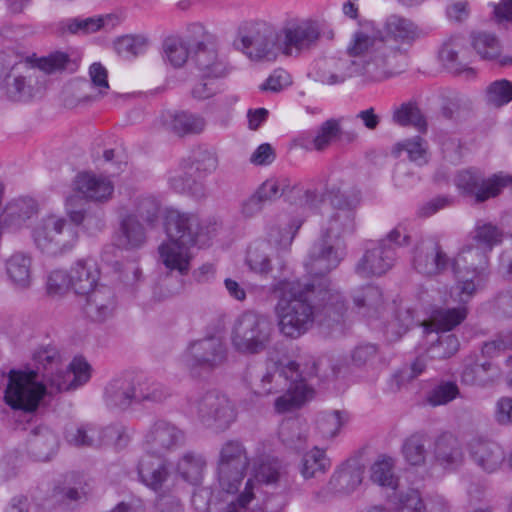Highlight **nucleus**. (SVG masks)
Masks as SVG:
<instances>
[{
	"instance_id": "obj_29",
	"label": "nucleus",
	"mask_w": 512,
	"mask_h": 512,
	"mask_svg": "<svg viewBox=\"0 0 512 512\" xmlns=\"http://www.w3.org/2000/svg\"><path fill=\"white\" fill-rule=\"evenodd\" d=\"M25 68L22 73L13 68L5 77L6 95L14 102H26L34 96L32 82L36 78L37 69L28 66Z\"/></svg>"
},
{
	"instance_id": "obj_8",
	"label": "nucleus",
	"mask_w": 512,
	"mask_h": 512,
	"mask_svg": "<svg viewBox=\"0 0 512 512\" xmlns=\"http://www.w3.org/2000/svg\"><path fill=\"white\" fill-rule=\"evenodd\" d=\"M79 239L78 230L67 216L48 214L33 229V240L38 249L51 256L71 251Z\"/></svg>"
},
{
	"instance_id": "obj_5",
	"label": "nucleus",
	"mask_w": 512,
	"mask_h": 512,
	"mask_svg": "<svg viewBox=\"0 0 512 512\" xmlns=\"http://www.w3.org/2000/svg\"><path fill=\"white\" fill-rule=\"evenodd\" d=\"M167 242L159 247L160 257L170 270L186 274L192 258L190 249L203 247L215 236L218 223L214 219L202 220L198 214L167 209L164 216Z\"/></svg>"
},
{
	"instance_id": "obj_12",
	"label": "nucleus",
	"mask_w": 512,
	"mask_h": 512,
	"mask_svg": "<svg viewBox=\"0 0 512 512\" xmlns=\"http://www.w3.org/2000/svg\"><path fill=\"white\" fill-rule=\"evenodd\" d=\"M189 403L199 420L217 431L226 430L236 419L234 405L217 391L198 392L190 397Z\"/></svg>"
},
{
	"instance_id": "obj_13",
	"label": "nucleus",
	"mask_w": 512,
	"mask_h": 512,
	"mask_svg": "<svg viewBox=\"0 0 512 512\" xmlns=\"http://www.w3.org/2000/svg\"><path fill=\"white\" fill-rule=\"evenodd\" d=\"M361 59L326 58L316 62L312 73L313 79L322 85L334 86L344 83L347 79L363 75L372 81H381L369 71L370 59L367 54Z\"/></svg>"
},
{
	"instance_id": "obj_32",
	"label": "nucleus",
	"mask_w": 512,
	"mask_h": 512,
	"mask_svg": "<svg viewBox=\"0 0 512 512\" xmlns=\"http://www.w3.org/2000/svg\"><path fill=\"white\" fill-rule=\"evenodd\" d=\"M434 457L436 462L446 469L460 466L464 460L460 440L447 432L439 435L434 442Z\"/></svg>"
},
{
	"instance_id": "obj_55",
	"label": "nucleus",
	"mask_w": 512,
	"mask_h": 512,
	"mask_svg": "<svg viewBox=\"0 0 512 512\" xmlns=\"http://www.w3.org/2000/svg\"><path fill=\"white\" fill-rule=\"evenodd\" d=\"M432 340L427 349V357L431 359H447L454 355L459 348V341L454 334L443 333Z\"/></svg>"
},
{
	"instance_id": "obj_50",
	"label": "nucleus",
	"mask_w": 512,
	"mask_h": 512,
	"mask_svg": "<svg viewBox=\"0 0 512 512\" xmlns=\"http://www.w3.org/2000/svg\"><path fill=\"white\" fill-rule=\"evenodd\" d=\"M346 420L345 414L339 410L321 412L316 419V430L323 439H332L338 435Z\"/></svg>"
},
{
	"instance_id": "obj_38",
	"label": "nucleus",
	"mask_w": 512,
	"mask_h": 512,
	"mask_svg": "<svg viewBox=\"0 0 512 512\" xmlns=\"http://www.w3.org/2000/svg\"><path fill=\"white\" fill-rule=\"evenodd\" d=\"M472 241L483 250L490 253L504 239V231L492 222L479 219L469 234Z\"/></svg>"
},
{
	"instance_id": "obj_22",
	"label": "nucleus",
	"mask_w": 512,
	"mask_h": 512,
	"mask_svg": "<svg viewBox=\"0 0 512 512\" xmlns=\"http://www.w3.org/2000/svg\"><path fill=\"white\" fill-rule=\"evenodd\" d=\"M468 452L473 462L487 473L497 471L506 458L505 451L499 443L483 436L474 437L469 441Z\"/></svg>"
},
{
	"instance_id": "obj_6",
	"label": "nucleus",
	"mask_w": 512,
	"mask_h": 512,
	"mask_svg": "<svg viewBox=\"0 0 512 512\" xmlns=\"http://www.w3.org/2000/svg\"><path fill=\"white\" fill-rule=\"evenodd\" d=\"M488 252L477 245L467 244L461 248L451 261L452 270L457 278L450 296L460 303H468L484 285L488 275Z\"/></svg>"
},
{
	"instance_id": "obj_57",
	"label": "nucleus",
	"mask_w": 512,
	"mask_h": 512,
	"mask_svg": "<svg viewBox=\"0 0 512 512\" xmlns=\"http://www.w3.org/2000/svg\"><path fill=\"white\" fill-rule=\"evenodd\" d=\"M472 45L481 58L493 60L500 56L501 46L493 34L478 32L472 35Z\"/></svg>"
},
{
	"instance_id": "obj_51",
	"label": "nucleus",
	"mask_w": 512,
	"mask_h": 512,
	"mask_svg": "<svg viewBox=\"0 0 512 512\" xmlns=\"http://www.w3.org/2000/svg\"><path fill=\"white\" fill-rule=\"evenodd\" d=\"M91 83L83 82L85 86H92L97 89L96 94H85L79 99V103H87L98 100L107 93L109 89L108 74L105 67L100 63H93L89 68Z\"/></svg>"
},
{
	"instance_id": "obj_56",
	"label": "nucleus",
	"mask_w": 512,
	"mask_h": 512,
	"mask_svg": "<svg viewBox=\"0 0 512 512\" xmlns=\"http://www.w3.org/2000/svg\"><path fill=\"white\" fill-rule=\"evenodd\" d=\"M111 20L112 17L107 15L85 19L73 18L66 20L62 24L72 34H90L104 28Z\"/></svg>"
},
{
	"instance_id": "obj_26",
	"label": "nucleus",
	"mask_w": 512,
	"mask_h": 512,
	"mask_svg": "<svg viewBox=\"0 0 512 512\" xmlns=\"http://www.w3.org/2000/svg\"><path fill=\"white\" fill-rule=\"evenodd\" d=\"M137 472L139 480L155 491L163 486L170 474L163 456L148 451L140 457Z\"/></svg>"
},
{
	"instance_id": "obj_4",
	"label": "nucleus",
	"mask_w": 512,
	"mask_h": 512,
	"mask_svg": "<svg viewBox=\"0 0 512 512\" xmlns=\"http://www.w3.org/2000/svg\"><path fill=\"white\" fill-rule=\"evenodd\" d=\"M326 193L332 212L322 227L320 240L311 247L306 263V267L315 274H328L343 259L344 239L355 231L356 209L361 201L359 189L344 188L342 183L329 184Z\"/></svg>"
},
{
	"instance_id": "obj_33",
	"label": "nucleus",
	"mask_w": 512,
	"mask_h": 512,
	"mask_svg": "<svg viewBox=\"0 0 512 512\" xmlns=\"http://www.w3.org/2000/svg\"><path fill=\"white\" fill-rule=\"evenodd\" d=\"M28 447L36 460L47 461L58 447V438L49 428L39 426L31 431Z\"/></svg>"
},
{
	"instance_id": "obj_31",
	"label": "nucleus",
	"mask_w": 512,
	"mask_h": 512,
	"mask_svg": "<svg viewBox=\"0 0 512 512\" xmlns=\"http://www.w3.org/2000/svg\"><path fill=\"white\" fill-rule=\"evenodd\" d=\"M364 468L357 461L343 463L331 476L328 487L338 494L354 492L363 481Z\"/></svg>"
},
{
	"instance_id": "obj_53",
	"label": "nucleus",
	"mask_w": 512,
	"mask_h": 512,
	"mask_svg": "<svg viewBox=\"0 0 512 512\" xmlns=\"http://www.w3.org/2000/svg\"><path fill=\"white\" fill-rule=\"evenodd\" d=\"M134 216L140 217L147 224L153 225L158 221L161 204L152 195H140L134 199Z\"/></svg>"
},
{
	"instance_id": "obj_46",
	"label": "nucleus",
	"mask_w": 512,
	"mask_h": 512,
	"mask_svg": "<svg viewBox=\"0 0 512 512\" xmlns=\"http://www.w3.org/2000/svg\"><path fill=\"white\" fill-rule=\"evenodd\" d=\"M278 434L281 442L290 449L299 451L306 447L307 430L298 419L284 420Z\"/></svg>"
},
{
	"instance_id": "obj_63",
	"label": "nucleus",
	"mask_w": 512,
	"mask_h": 512,
	"mask_svg": "<svg viewBox=\"0 0 512 512\" xmlns=\"http://www.w3.org/2000/svg\"><path fill=\"white\" fill-rule=\"evenodd\" d=\"M459 395V388L456 383L451 381L441 382L432 388L426 397L431 406L445 405L454 400Z\"/></svg>"
},
{
	"instance_id": "obj_27",
	"label": "nucleus",
	"mask_w": 512,
	"mask_h": 512,
	"mask_svg": "<svg viewBox=\"0 0 512 512\" xmlns=\"http://www.w3.org/2000/svg\"><path fill=\"white\" fill-rule=\"evenodd\" d=\"M85 296L83 311L89 319L94 322H104L113 315L116 301L110 287L100 285Z\"/></svg>"
},
{
	"instance_id": "obj_54",
	"label": "nucleus",
	"mask_w": 512,
	"mask_h": 512,
	"mask_svg": "<svg viewBox=\"0 0 512 512\" xmlns=\"http://www.w3.org/2000/svg\"><path fill=\"white\" fill-rule=\"evenodd\" d=\"M172 127L179 135L200 134L206 127V120L197 114L181 112L174 116Z\"/></svg>"
},
{
	"instance_id": "obj_49",
	"label": "nucleus",
	"mask_w": 512,
	"mask_h": 512,
	"mask_svg": "<svg viewBox=\"0 0 512 512\" xmlns=\"http://www.w3.org/2000/svg\"><path fill=\"white\" fill-rule=\"evenodd\" d=\"M427 442V437L418 433L411 435L404 441L402 453L408 464L412 466H422L425 464L428 455Z\"/></svg>"
},
{
	"instance_id": "obj_39",
	"label": "nucleus",
	"mask_w": 512,
	"mask_h": 512,
	"mask_svg": "<svg viewBox=\"0 0 512 512\" xmlns=\"http://www.w3.org/2000/svg\"><path fill=\"white\" fill-rule=\"evenodd\" d=\"M372 483L395 491L399 485V477L395 473V460L386 455L379 456L370 467Z\"/></svg>"
},
{
	"instance_id": "obj_2",
	"label": "nucleus",
	"mask_w": 512,
	"mask_h": 512,
	"mask_svg": "<svg viewBox=\"0 0 512 512\" xmlns=\"http://www.w3.org/2000/svg\"><path fill=\"white\" fill-rule=\"evenodd\" d=\"M32 360L35 370L9 372L4 399L12 409L34 412L45 395L75 390L91 377V366L84 358L66 364L52 344L37 347Z\"/></svg>"
},
{
	"instance_id": "obj_52",
	"label": "nucleus",
	"mask_w": 512,
	"mask_h": 512,
	"mask_svg": "<svg viewBox=\"0 0 512 512\" xmlns=\"http://www.w3.org/2000/svg\"><path fill=\"white\" fill-rule=\"evenodd\" d=\"M301 225L302 222L300 220H293L290 224L283 226H271L268 232V241L266 242L270 244V247L274 245L278 249L285 250L291 245Z\"/></svg>"
},
{
	"instance_id": "obj_40",
	"label": "nucleus",
	"mask_w": 512,
	"mask_h": 512,
	"mask_svg": "<svg viewBox=\"0 0 512 512\" xmlns=\"http://www.w3.org/2000/svg\"><path fill=\"white\" fill-rule=\"evenodd\" d=\"M31 257L15 252L6 261V271L12 283L19 289H26L31 283Z\"/></svg>"
},
{
	"instance_id": "obj_64",
	"label": "nucleus",
	"mask_w": 512,
	"mask_h": 512,
	"mask_svg": "<svg viewBox=\"0 0 512 512\" xmlns=\"http://www.w3.org/2000/svg\"><path fill=\"white\" fill-rule=\"evenodd\" d=\"M394 505L396 512H427L420 493L414 489L401 492Z\"/></svg>"
},
{
	"instance_id": "obj_41",
	"label": "nucleus",
	"mask_w": 512,
	"mask_h": 512,
	"mask_svg": "<svg viewBox=\"0 0 512 512\" xmlns=\"http://www.w3.org/2000/svg\"><path fill=\"white\" fill-rule=\"evenodd\" d=\"M206 465V459L201 453L187 451L179 458L176 470L185 481L197 485L202 480Z\"/></svg>"
},
{
	"instance_id": "obj_47",
	"label": "nucleus",
	"mask_w": 512,
	"mask_h": 512,
	"mask_svg": "<svg viewBox=\"0 0 512 512\" xmlns=\"http://www.w3.org/2000/svg\"><path fill=\"white\" fill-rule=\"evenodd\" d=\"M273 248L265 241L255 242L249 247L246 262L250 269L259 274H268L271 271V257Z\"/></svg>"
},
{
	"instance_id": "obj_48",
	"label": "nucleus",
	"mask_w": 512,
	"mask_h": 512,
	"mask_svg": "<svg viewBox=\"0 0 512 512\" xmlns=\"http://www.w3.org/2000/svg\"><path fill=\"white\" fill-rule=\"evenodd\" d=\"M136 403H160L166 399L168 392L165 387L157 382L150 381L142 375H134Z\"/></svg>"
},
{
	"instance_id": "obj_1",
	"label": "nucleus",
	"mask_w": 512,
	"mask_h": 512,
	"mask_svg": "<svg viewBox=\"0 0 512 512\" xmlns=\"http://www.w3.org/2000/svg\"><path fill=\"white\" fill-rule=\"evenodd\" d=\"M311 280H280L271 286L277 297L274 313L280 333L297 339L314 323L334 331L341 325L344 302L338 292L330 288L326 274H315L307 267Z\"/></svg>"
},
{
	"instance_id": "obj_7",
	"label": "nucleus",
	"mask_w": 512,
	"mask_h": 512,
	"mask_svg": "<svg viewBox=\"0 0 512 512\" xmlns=\"http://www.w3.org/2000/svg\"><path fill=\"white\" fill-rule=\"evenodd\" d=\"M273 327L262 314L252 310L241 313L231 327L230 341L233 349L243 356H254L271 346Z\"/></svg>"
},
{
	"instance_id": "obj_34",
	"label": "nucleus",
	"mask_w": 512,
	"mask_h": 512,
	"mask_svg": "<svg viewBox=\"0 0 512 512\" xmlns=\"http://www.w3.org/2000/svg\"><path fill=\"white\" fill-rule=\"evenodd\" d=\"M66 215L77 230L81 227L89 235H95L105 227V213L101 208L72 209L67 206Z\"/></svg>"
},
{
	"instance_id": "obj_15",
	"label": "nucleus",
	"mask_w": 512,
	"mask_h": 512,
	"mask_svg": "<svg viewBox=\"0 0 512 512\" xmlns=\"http://www.w3.org/2000/svg\"><path fill=\"white\" fill-rule=\"evenodd\" d=\"M454 182L461 194L474 198L476 203H482L496 197L504 187L512 183V176L495 174L486 178L480 170L469 168L459 171Z\"/></svg>"
},
{
	"instance_id": "obj_3",
	"label": "nucleus",
	"mask_w": 512,
	"mask_h": 512,
	"mask_svg": "<svg viewBox=\"0 0 512 512\" xmlns=\"http://www.w3.org/2000/svg\"><path fill=\"white\" fill-rule=\"evenodd\" d=\"M424 35V30L411 19L394 14L386 19L382 32L377 35L356 31L347 46V53L352 57L367 54L370 59L368 71L375 78L384 80L403 71L410 47Z\"/></svg>"
},
{
	"instance_id": "obj_23",
	"label": "nucleus",
	"mask_w": 512,
	"mask_h": 512,
	"mask_svg": "<svg viewBox=\"0 0 512 512\" xmlns=\"http://www.w3.org/2000/svg\"><path fill=\"white\" fill-rule=\"evenodd\" d=\"M256 193L263 202L276 200L282 196L290 200L294 196L303 195L304 203L313 205L318 198L315 191H304L300 185L292 183L291 180L286 177L267 179Z\"/></svg>"
},
{
	"instance_id": "obj_19",
	"label": "nucleus",
	"mask_w": 512,
	"mask_h": 512,
	"mask_svg": "<svg viewBox=\"0 0 512 512\" xmlns=\"http://www.w3.org/2000/svg\"><path fill=\"white\" fill-rule=\"evenodd\" d=\"M300 364L290 361L286 365L274 362L267 366L261 373L259 380L255 383V394L269 396L282 393L289 383L297 382L302 377Z\"/></svg>"
},
{
	"instance_id": "obj_61",
	"label": "nucleus",
	"mask_w": 512,
	"mask_h": 512,
	"mask_svg": "<svg viewBox=\"0 0 512 512\" xmlns=\"http://www.w3.org/2000/svg\"><path fill=\"white\" fill-rule=\"evenodd\" d=\"M191 164L195 166L198 173L206 176L217 170L219 159L214 150L199 147L193 151Z\"/></svg>"
},
{
	"instance_id": "obj_20",
	"label": "nucleus",
	"mask_w": 512,
	"mask_h": 512,
	"mask_svg": "<svg viewBox=\"0 0 512 512\" xmlns=\"http://www.w3.org/2000/svg\"><path fill=\"white\" fill-rule=\"evenodd\" d=\"M280 37L271 26L259 24L241 38V49L251 59L272 60L281 52Z\"/></svg>"
},
{
	"instance_id": "obj_43",
	"label": "nucleus",
	"mask_w": 512,
	"mask_h": 512,
	"mask_svg": "<svg viewBox=\"0 0 512 512\" xmlns=\"http://www.w3.org/2000/svg\"><path fill=\"white\" fill-rule=\"evenodd\" d=\"M451 298L453 302L459 304V306L451 308H438L432 313L431 322L436 330H442L443 332L450 331L462 323L467 317V303H460L455 301L452 296Z\"/></svg>"
},
{
	"instance_id": "obj_35",
	"label": "nucleus",
	"mask_w": 512,
	"mask_h": 512,
	"mask_svg": "<svg viewBox=\"0 0 512 512\" xmlns=\"http://www.w3.org/2000/svg\"><path fill=\"white\" fill-rule=\"evenodd\" d=\"M37 212V204L31 198H19L10 201L2 214L4 225L20 228Z\"/></svg>"
},
{
	"instance_id": "obj_21",
	"label": "nucleus",
	"mask_w": 512,
	"mask_h": 512,
	"mask_svg": "<svg viewBox=\"0 0 512 512\" xmlns=\"http://www.w3.org/2000/svg\"><path fill=\"white\" fill-rule=\"evenodd\" d=\"M449 265L451 261L438 242L425 240L415 248L413 266L419 273L427 276L437 275Z\"/></svg>"
},
{
	"instance_id": "obj_45",
	"label": "nucleus",
	"mask_w": 512,
	"mask_h": 512,
	"mask_svg": "<svg viewBox=\"0 0 512 512\" xmlns=\"http://www.w3.org/2000/svg\"><path fill=\"white\" fill-rule=\"evenodd\" d=\"M331 462L325 450L318 447L306 452L300 462V473L305 479L317 478L326 473Z\"/></svg>"
},
{
	"instance_id": "obj_59",
	"label": "nucleus",
	"mask_w": 512,
	"mask_h": 512,
	"mask_svg": "<svg viewBox=\"0 0 512 512\" xmlns=\"http://www.w3.org/2000/svg\"><path fill=\"white\" fill-rule=\"evenodd\" d=\"M401 151H406L409 159L418 165L427 162V142L419 136L398 143L394 148V153L399 154Z\"/></svg>"
},
{
	"instance_id": "obj_9",
	"label": "nucleus",
	"mask_w": 512,
	"mask_h": 512,
	"mask_svg": "<svg viewBox=\"0 0 512 512\" xmlns=\"http://www.w3.org/2000/svg\"><path fill=\"white\" fill-rule=\"evenodd\" d=\"M280 51L286 56H299L315 49L322 39H334V31L324 21L302 19L286 25L281 31Z\"/></svg>"
},
{
	"instance_id": "obj_42",
	"label": "nucleus",
	"mask_w": 512,
	"mask_h": 512,
	"mask_svg": "<svg viewBox=\"0 0 512 512\" xmlns=\"http://www.w3.org/2000/svg\"><path fill=\"white\" fill-rule=\"evenodd\" d=\"M146 240L145 230L134 215H127L120 224L117 245L125 249L139 248Z\"/></svg>"
},
{
	"instance_id": "obj_14",
	"label": "nucleus",
	"mask_w": 512,
	"mask_h": 512,
	"mask_svg": "<svg viewBox=\"0 0 512 512\" xmlns=\"http://www.w3.org/2000/svg\"><path fill=\"white\" fill-rule=\"evenodd\" d=\"M249 465L247 452L243 444L230 440L223 444L219 452L218 481L222 490L234 493L241 484Z\"/></svg>"
},
{
	"instance_id": "obj_44",
	"label": "nucleus",
	"mask_w": 512,
	"mask_h": 512,
	"mask_svg": "<svg viewBox=\"0 0 512 512\" xmlns=\"http://www.w3.org/2000/svg\"><path fill=\"white\" fill-rule=\"evenodd\" d=\"M392 122L402 127L413 126L422 133L427 131L426 119L414 102H405L395 107L392 112Z\"/></svg>"
},
{
	"instance_id": "obj_36",
	"label": "nucleus",
	"mask_w": 512,
	"mask_h": 512,
	"mask_svg": "<svg viewBox=\"0 0 512 512\" xmlns=\"http://www.w3.org/2000/svg\"><path fill=\"white\" fill-rule=\"evenodd\" d=\"M195 62L203 78H222L228 73L226 64L218 58L216 51L203 43L197 44Z\"/></svg>"
},
{
	"instance_id": "obj_18",
	"label": "nucleus",
	"mask_w": 512,
	"mask_h": 512,
	"mask_svg": "<svg viewBox=\"0 0 512 512\" xmlns=\"http://www.w3.org/2000/svg\"><path fill=\"white\" fill-rule=\"evenodd\" d=\"M185 433L174 423L158 419L147 430L143 440V450L158 455H165L183 446Z\"/></svg>"
},
{
	"instance_id": "obj_11",
	"label": "nucleus",
	"mask_w": 512,
	"mask_h": 512,
	"mask_svg": "<svg viewBox=\"0 0 512 512\" xmlns=\"http://www.w3.org/2000/svg\"><path fill=\"white\" fill-rule=\"evenodd\" d=\"M229 357V350L221 336L209 335L191 342L184 355L183 364L194 377L222 368Z\"/></svg>"
},
{
	"instance_id": "obj_16",
	"label": "nucleus",
	"mask_w": 512,
	"mask_h": 512,
	"mask_svg": "<svg viewBox=\"0 0 512 512\" xmlns=\"http://www.w3.org/2000/svg\"><path fill=\"white\" fill-rule=\"evenodd\" d=\"M90 493L91 487L83 476L70 474L59 481L39 505L45 511L73 509L86 502Z\"/></svg>"
},
{
	"instance_id": "obj_62",
	"label": "nucleus",
	"mask_w": 512,
	"mask_h": 512,
	"mask_svg": "<svg viewBox=\"0 0 512 512\" xmlns=\"http://www.w3.org/2000/svg\"><path fill=\"white\" fill-rule=\"evenodd\" d=\"M486 101L494 107H500L511 102L512 82L501 79L491 83L486 90Z\"/></svg>"
},
{
	"instance_id": "obj_58",
	"label": "nucleus",
	"mask_w": 512,
	"mask_h": 512,
	"mask_svg": "<svg viewBox=\"0 0 512 512\" xmlns=\"http://www.w3.org/2000/svg\"><path fill=\"white\" fill-rule=\"evenodd\" d=\"M340 133V120L330 118L324 121L317 129L314 135V144H316V151L323 152L327 150L330 145L337 141V136Z\"/></svg>"
},
{
	"instance_id": "obj_25",
	"label": "nucleus",
	"mask_w": 512,
	"mask_h": 512,
	"mask_svg": "<svg viewBox=\"0 0 512 512\" xmlns=\"http://www.w3.org/2000/svg\"><path fill=\"white\" fill-rule=\"evenodd\" d=\"M134 375L127 374L112 379L105 387L104 401L111 409L126 410L136 403Z\"/></svg>"
},
{
	"instance_id": "obj_30",
	"label": "nucleus",
	"mask_w": 512,
	"mask_h": 512,
	"mask_svg": "<svg viewBox=\"0 0 512 512\" xmlns=\"http://www.w3.org/2000/svg\"><path fill=\"white\" fill-rule=\"evenodd\" d=\"M500 378V370L491 362H479L473 358L465 360L461 381L465 385L476 387L492 386Z\"/></svg>"
},
{
	"instance_id": "obj_10",
	"label": "nucleus",
	"mask_w": 512,
	"mask_h": 512,
	"mask_svg": "<svg viewBox=\"0 0 512 512\" xmlns=\"http://www.w3.org/2000/svg\"><path fill=\"white\" fill-rule=\"evenodd\" d=\"M409 235L400 226L368 247L358 261L355 271L362 277L381 276L392 268L396 260V249L409 243Z\"/></svg>"
},
{
	"instance_id": "obj_28",
	"label": "nucleus",
	"mask_w": 512,
	"mask_h": 512,
	"mask_svg": "<svg viewBox=\"0 0 512 512\" xmlns=\"http://www.w3.org/2000/svg\"><path fill=\"white\" fill-rule=\"evenodd\" d=\"M99 270L92 259L77 260L69 271L71 289L78 295H86L99 287Z\"/></svg>"
},
{
	"instance_id": "obj_60",
	"label": "nucleus",
	"mask_w": 512,
	"mask_h": 512,
	"mask_svg": "<svg viewBox=\"0 0 512 512\" xmlns=\"http://www.w3.org/2000/svg\"><path fill=\"white\" fill-rule=\"evenodd\" d=\"M170 187L178 193H190L194 196H203V186L192 175L184 170L177 171L169 177Z\"/></svg>"
},
{
	"instance_id": "obj_17",
	"label": "nucleus",
	"mask_w": 512,
	"mask_h": 512,
	"mask_svg": "<svg viewBox=\"0 0 512 512\" xmlns=\"http://www.w3.org/2000/svg\"><path fill=\"white\" fill-rule=\"evenodd\" d=\"M325 364H328V360L325 357H308L306 362L302 364L301 379L288 384L287 388L283 391L284 394L275 400V410L278 413H284L300 407L312 392L305 383L306 379L308 377L318 376L320 373L326 376V369H324Z\"/></svg>"
},
{
	"instance_id": "obj_37",
	"label": "nucleus",
	"mask_w": 512,
	"mask_h": 512,
	"mask_svg": "<svg viewBox=\"0 0 512 512\" xmlns=\"http://www.w3.org/2000/svg\"><path fill=\"white\" fill-rule=\"evenodd\" d=\"M352 299L358 313L373 317L383 306V294L379 287L367 285L357 288L352 293Z\"/></svg>"
},
{
	"instance_id": "obj_24",
	"label": "nucleus",
	"mask_w": 512,
	"mask_h": 512,
	"mask_svg": "<svg viewBox=\"0 0 512 512\" xmlns=\"http://www.w3.org/2000/svg\"><path fill=\"white\" fill-rule=\"evenodd\" d=\"M73 185L76 192L94 202H107L114 192V185L108 177L91 172L79 173L75 177Z\"/></svg>"
}]
</instances>
